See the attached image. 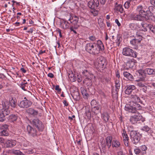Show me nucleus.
Masks as SVG:
<instances>
[{"label":"nucleus","mask_w":155,"mask_h":155,"mask_svg":"<svg viewBox=\"0 0 155 155\" xmlns=\"http://www.w3.org/2000/svg\"><path fill=\"white\" fill-rule=\"evenodd\" d=\"M144 17L140 15H136V27L140 28V30L142 28V26L143 22Z\"/></svg>","instance_id":"nucleus-12"},{"label":"nucleus","mask_w":155,"mask_h":155,"mask_svg":"<svg viewBox=\"0 0 155 155\" xmlns=\"http://www.w3.org/2000/svg\"><path fill=\"white\" fill-rule=\"evenodd\" d=\"M138 82H137V85L140 88H141L142 87H143L145 85L144 84H143L141 82H139V81H137Z\"/></svg>","instance_id":"nucleus-54"},{"label":"nucleus","mask_w":155,"mask_h":155,"mask_svg":"<svg viewBox=\"0 0 155 155\" xmlns=\"http://www.w3.org/2000/svg\"><path fill=\"white\" fill-rule=\"evenodd\" d=\"M138 121H140V122L138 123H140L141 121L143 122L144 120L142 119V116L140 114V113L136 111V122Z\"/></svg>","instance_id":"nucleus-32"},{"label":"nucleus","mask_w":155,"mask_h":155,"mask_svg":"<svg viewBox=\"0 0 155 155\" xmlns=\"http://www.w3.org/2000/svg\"><path fill=\"white\" fill-rule=\"evenodd\" d=\"M83 75L87 78H92L93 76V74L91 72L88 71L87 70H85L82 72Z\"/></svg>","instance_id":"nucleus-19"},{"label":"nucleus","mask_w":155,"mask_h":155,"mask_svg":"<svg viewBox=\"0 0 155 155\" xmlns=\"http://www.w3.org/2000/svg\"><path fill=\"white\" fill-rule=\"evenodd\" d=\"M85 50L91 54L96 55L99 54L100 51L104 50V47L102 42L98 40L97 43H89L86 44Z\"/></svg>","instance_id":"nucleus-1"},{"label":"nucleus","mask_w":155,"mask_h":155,"mask_svg":"<svg viewBox=\"0 0 155 155\" xmlns=\"http://www.w3.org/2000/svg\"><path fill=\"white\" fill-rule=\"evenodd\" d=\"M18 116L15 114H12L8 117V119L10 122H14L16 121L18 119Z\"/></svg>","instance_id":"nucleus-23"},{"label":"nucleus","mask_w":155,"mask_h":155,"mask_svg":"<svg viewBox=\"0 0 155 155\" xmlns=\"http://www.w3.org/2000/svg\"><path fill=\"white\" fill-rule=\"evenodd\" d=\"M97 68H100L103 70L106 66L105 59L104 58L101 57L97 59V61L96 63Z\"/></svg>","instance_id":"nucleus-8"},{"label":"nucleus","mask_w":155,"mask_h":155,"mask_svg":"<svg viewBox=\"0 0 155 155\" xmlns=\"http://www.w3.org/2000/svg\"><path fill=\"white\" fill-rule=\"evenodd\" d=\"M74 29H75L74 27L72 25L70 27V30L71 31H73L75 34H77V32L74 30Z\"/></svg>","instance_id":"nucleus-62"},{"label":"nucleus","mask_w":155,"mask_h":155,"mask_svg":"<svg viewBox=\"0 0 155 155\" xmlns=\"http://www.w3.org/2000/svg\"><path fill=\"white\" fill-rule=\"evenodd\" d=\"M2 108H9L10 102L7 100H4L2 101Z\"/></svg>","instance_id":"nucleus-20"},{"label":"nucleus","mask_w":155,"mask_h":155,"mask_svg":"<svg viewBox=\"0 0 155 155\" xmlns=\"http://www.w3.org/2000/svg\"><path fill=\"white\" fill-rule=\"evenodd\" d=\"M122 137L124 140H129L128 137L124 129L123 130V132L122 133Z\"/></svg>","instance_id":"nucleus-41"},{"label":"nucleus","mask_w":155,"mask_h":155,"mask_svg":"<svg viewBox=\"0 0 155 155\" xmlns=\"http://www.w3.org/2000/svg\"><path fill=\"white\" fill-rule=\"evenodd\" d=\"M150 129V128L147 126L143 127L142 129V130L146 132L149 131Z\"/></svg>","instance_id":"nucleus-55"},{"label":"nucleus","mask_w":155,"mask_h":155,"mask_svg":"<svg viewBox=\"0 0 155 155\" xmlns=\"http://www.w3.org/2000/svg\"><path fill=\"white\" fill-rule=\"evenodd\" d=\"M19 106L23 108H27L30 107L32 104V102L27 99L26 97L24 98V100L18 103Z\"/></svg>","instance_id":"nucleus-7"},{"label":"nucleus","mask_w":155,"mask_h":155,"mask_svg":"<svg viewBox=\"0 0 155 155\" xmlns=\"http://www.w3.org/2000/svg\"><path fill=\"white\" fill-rule=\"evenodd\" d=\"M130 37L133 38L130 41V43L133 47H131V48L136 49V37L134 36V35H132L130 36Z\"/></svg>","instance_id":"nucleus-30"},{"label":"nucleus","mask_w":155,"mask_h":155,"mask_svg":"<svg viewBox=\"0 0 155 155\" xmlns=\"http://www.w3.org/2000/svg\"><path fill=\"white\" fill-rule=\"evenodd\" d=\"M9 101L10 102V105L12 108H14L16 107L17 106V101L15 98H12Z\"/></svg>","instance_id":"nucleus-21"},{"label":"nucleus","mask_w":155,"mask_h":155,"mask_svg":"<svg viewBox=\"0 0 155 155\" xmlns=\"http://www.w3.org/2000/svg\"><path fill=\"white\" fill-rule=\"evenodd\" d=\"M61 26L63 29H66L69 28L70 27H71V24L67 21L64 19H63L61 22Z\"/></svg>","instance_id":"nucleus-15"},{"label":"nucleus","mask_w":155,"mask_h":155,"mask_svg":"<svg viewBox=\"0 0 155 155\" xmlns=\"http://www.w3.org/2000/svg\"><path fill=\"white\" fill-rule=\"evenodd\" d=\"M136 103L134 101L130 102V106L129 107L125 106V110L129 111L132 113H136V107L135 105Z\"/></svg>","instance_id":"nucleus-11"},{"label":"nucleus","mask_w":155,"mask_h":155,"mask_svg":"<svg viewBox=\"0 0 155 155\" xmlns=\"http://www.w3.org/2000/svg\"><path fill=\"white\" fill-rule=\"evenodd\" d=\"M71 94L74 100L77 101L80 99L79 93L78 92V89L75 88V90H71Z\"/></svg>","instance_id":"nucleus-13"},{"label":"nucleus","mask_w":155,"mask_h":155,"mask_svg":"<svg viewBox=\"0 0 155 155\" xmlns=\"http://www.w3.org/2000/svg\"><path fill=\"white\" fill-rule=\"evenodd\" d=\"M141 108V107L139 104L136 103V110H140Z\"/></svg>","instance_id":"nucleus-61"},{"label":"nucleus","mask_w":155,"mask_h":155,"mask_svg":"<svg viewBox=\"0 0 155 155\" xmlns=\"http://www.w3.org/2000/svg\"><path fill=\"white\" fill-rule=\"evenodd\" d=\"M102 151L104 153H105L106 152V145L105 144H102Z\"/></svg>","instance_id":"nucleus-53"},{"label":"nucleus","mask_w":155,"mask_h":155,"mask_svg":"<svg viewBox=\"0 0 155 155\" xmlns=\"http://www.w3.org/2000/svg\"><path fill=\"white\" fill-rule=\"evenodd\" d=\"M0 133L1 136H8L9 134L8 130H2Z\"/></svg>","instance_id":"nucleus-39"},{"label":"nucleus","mask_w":155,"mask_h":155,"mask_svg":"<svg viewBox=\"0 0 155 155\" xmlns=\"http://www.w3.org/2000/svg\"><path fill=\"white\" fill-rule=\"evenodd\" d=\"M10 153L16 155H24V154L21 151L18 150L12 149L9 151Z\"/></svg>","instance_id":"nucleus-26"},{"label":"nucleus","mask_w":155,"mask_h":155,"mask_svg":"<svg viewBox=\"0 0 155 155\" xmlns=\"http://www.w3.org/2000/svg\"><path fill=\"white\" fill-rule=\"evenodd\" d=\"M147 14L145 17V19L147 21H155V16L152 13L154 11H155V7L152 5L150 6L147 8Z\"/></svg>","instance_id":"nucleus-3"},{"label":"nucleus","mask_w":155,"mask_h":155,"mask_svg":"<svg viewBox=\"0 0 155 155\" xmlns=\"http://www.w3.org/2000/svg\"><path fill=\"white\" fill-rule=\"evenodd\" d=\"M121 82L119 80H116L115 81V91H116V93L117 94H118V92L119 91V89L120 87Z\"/></svg>","instance_id":"nucleus-28"},{"label":"nucleus","mask_w":155,"mask_h":155,"mask_svg":"<svg viewBox=\"0 0 155 155\" xmlns=\"http://www.w3.org/2000/svg\"><path fill=\"white\" fill-rule=\"evenodd\" d=\"M55 90L57 91L58 92H60L61 90V88H59V86L58 85H57L55 86Z\"/></svg>","instance_id":"nucleus-59"},{"label":"nucleus","mask_w":155,"mask_h":155,"mask_svg":"<svg viewBox=\"0 0 155 155\" xmlns=\"http://www.w3.org/2000/svg\"><path fill=\"white\" fill-rule=\"evenodd\" d=\"M68 21H70V23L71 24V25H72L74 29H76L78 28L79 26L77 24L78 22H75L73 21H71V17H70L68 19Z\"/></svg>","instance_id":"nucleus-31"},{"label":"nucleus","mask_w":155,"mask_h":155,"mask_svg":"<svg viewBox=\"0 0 155 155\" xmlns=\"http://www.w3.org/2000/svg\"><path fill=\"white\" fill-rule=\"evenodd\" d=\"M99 5L98 0H94L93 1H91L88 2V6L91 9H93L94 12L95 7L97 8Z\"/></svg>","instance_id":"nucleus-10"},{"label":"nucleus","mask_w":155,"mask_h":155,"mask_svg":"<svg viewBox=\"0 0 155 155\" xmlns=\"http://www.w3.org/2000/svg\"><path fill=\"white\" fill-rule=\"evenodd\" d=\"M34 29H35L34 28H31L27 32V33H32L33 32V31L34 30Z\"/></svg>","instance_id":"nucleus-63"},{"label":"nucleus","mask_w":155,"mask_h":155,"mask_svg":"<svg viewBox=\"0 0 155 155\" xmlns=\"http://www.w3.org/2000/svg\"><path fill=\"white\" fill-rule=\"evenodd\" d=\"M91 78H86L83 81V83L89 87L91 86L92 84Z\"/></svg>","instance_id":"nucleus-22"},{"label":"nucleus","mask_w":155,"mask_h":155,"mask_svg":"<svg viewBox=\"0 0 155 155\" xmlns=\"http://www.w3.org/2000/svg\"><path fill=\"white\" fill-rule=\"evenodd\" d=\"M150 3L152 5L155 7V0H150Z\"/></svg>","instance_id":"nucleus-64"},{"label":"nucleus","mask_w":155,"mask_h":155,"mask_svg":"<svg viewBox=\"0 0 155 155\" xmlns=\"http://www.w3.org/2000/svg\"><path fill=\"white\" fill-rule=\"evenodd\" d=\"M148 28L155 35V25L150 24Z\"/></svg>","instance_id":"nucleus-42"},{"label":"nucleus","mask_w":155,"mask_h":155,"mask_svg":"<svg viewBox=\"0 0 155 155\" xmlns=\"http://www.w3.org/2000/svg\"><path fill=\"white\" fill-rule=\"evenodd\" d=\"M102 117L104 121L106 122H107L110 117L109 115L107 113H104L102 114Z\"/></svg>","instance_id":"nucleus-35"},{"label":"nucleus","mask_w":155,"mask_h":155,"mask_svg":"<svg viewBox=\"0 0 155 155\" xmlns=\"http://www.w3.org/2000/svg\"><path fill=\"white\" fill-rule=\"evenodd\" d=\"M122 38L121 37L118 35L117 36V39L115 40V42L117 44V45L118 46H119L120 41H121Z\"/></svg>","instance_id":"nucleus-46"},{"label":"nucleus","mask_w":155,"mask_h":155,"mask_svg":"<svg viewBox=\"0 0 155 155\" xmlns=\"http://www.w3.org/2000/svg\"><path fill=\"white\" fill-rule=\"evenodd\" d=\"M113 147H118L120 145V142L116 140H113L112 143Z\"/></svg>","instance_id":"nucleus-38"},{"label":"nucleus","mask_w":155,"mask_h":155,"mask_svg":"<svg viewBox=\"0 0 155 155\" xmlns=\"http://www.w3.org/2000/svg\"><path fill=\"white\" fill-rule=\"evenodd\" d=\"M34 126L37 128L38 130L42 131L44 129V125L42 122L39 119L36 118L33 119L31 123Z\"/></svg>","instance_id":"nucleus-6"},{"label":"nucleus","mask_w":155,"mask_h":155,"mask_svg":"<svg viewBox=\"0 0 155 155\" xmlns=\"http://www.w3.org/2000/svg\"><path fill=\"white\" fill-rule=\"evenodd\" d=\"M130 136L131 140L134 144L136 143V131L131 130L130 131Z\"/></svg>","instance_id":"nucleus-24"},{"label":"nucleus","mask_w":155,"mask_h":155,"mask_svg":"<svg viewBox=\"0 0 155 155\" xmlns=\"http://www.w3.org/2000/svg\"><path fill=\"white\" fill-rule=\"evenodd\" d=\"M71 17V20H72V21H74L75 22L76 21L78 22L79 18L78 17L74 15L72 16Z\"/></svg>","instance_id":"nucleus-50"},{"label":"nucleus","mask_w":155,"mask_h":155,"mask_svg":"<svg viewBox=\"0 0 155 155\" xmlns=\"http://www.w3.org/2000/svg\"><path fill=\"white\" fill-rule=\"evenodd\" d=\"M89 39L91 41H94L96 39L95 37L94 36H90L89 37Z\"/></svg>","instance_id":"nucleus-57"},{"label":"nucleus","mask_w":155,"mask_h":155,"mask_svg":"<svg viewBox=\"0 0 155 155\" xmlns=\"http://www.w3.org/2000/svg\"><path fill=\"white\" fill-rule=\"evenodd\" d=\"M27 130L29 135L34 138L38 137L41 134V131L38 130H37L35 128L29 125L27 126Z\"/></svg>","instance_id":"nucleus-4"},{"label":"nucleus","mask_w":155,"mask_h":155,"mask_svg":"<svg viewBox=\"0 0 155 155\" xmlns=\"http://www.w3.org/2000/svg\"><path fill=\"white\" fill-rule=\"evenodd\" d=\"M147 7L146 6H142V5H139L137 6L136 8V14L137 15H140L142 17H145L147 15Z\"/></svg>","instance_id":"nucleus-5"},{"label":"nucleus","mask_w":155,"mask_h":155,"mask_svg":"<svg viewBox=\"0 0 155 155\" xmlns=\"http://www.w3.org/2000/svg\"><path fill=\"white\" fill-rule=\"evenodd\" d=\"M68 77L70 80L73 82L76 80V76H75L72 72L68 74Z\"/></svg>","instance_id":"nucleus-36"},{"label":"nucleus","mask_w":155,"mask_h":155,"mask_svg":"<svg viewBox=\"0 0 155 155\" xmlns=\"http://www.w3.org/2000/svg\"><path fill=\"white\" fill-rule=\"evenodd\" d=\"M86 116L88 118L90 119L91 117V113L89 110H87L85 112Z\"/></svg>","instance_id":"nucleus-49"},{"label":"nucleus","mask_w":155,"mask_h":155,"mask_svg":"<svg viewBox=\"0 0 155 155\" xmlns=\"http://www.w3.org/2000/svg\"><path fill=\"white\" fill-rule=\"evenodd\" d=\"M130 28L133 30H135L136 29V25L134 23H131L129 25Z\"/></svg>","instance_id":"nucleus-52"},{"label":"nucleus","mask_w":155,"mask_h":155,"mask_svg":"<svg viewBox=\"0 0 155 155\" xmlns=\"http://www.w3.org/2000/svg\"><path fill=\"white\" fill-rule=\"evenodd\" d=\"M5 116L0 110V121L2 122L5 120Z\"/></svg>","instance_id":"nucleus-43"},{"label":"nucleus","mask_w":155,"mask_h":155,"mask_svg":"<svg viewBox=\"0 0 155 155\" xmlns=\"http://www.w3.org/2000/svg\"><path fill=\"white\" fill-rule=\"evenodd\" d=\"M8 126L7 124H5L2 125L0 127V129H5L7 130H8Z\"/></svg>","instance_id":"nucleus-51"},{"label":"nucleus","mask_w":155,"mask_h":155,"mask_svg":"<svg viewBox=\"0 0 155 155\" xmlns=\"http://www.w3.org/2000/svg\"><path fill=\"white\" fill-rule=\"evenodd\" d=\"M142 37L140 35L136 34V42L140 43L142 40Z\"/></svg>","instance_id":"nucleus-47"},{"label":"nucleus","mask_w":155,"mask_h":155,"mask_svg":"<svg viewBox=\"0 0 155 155\" xmlns=\"http://www.w3.org/2000/svg\"><path fill=\"white\" fill-rule=\"evenodd\" d=\"M112 137L111 136H108L106 138V144L109 148L111 146Z\"/></svg>","instance_id":"nucleus-25"},{"label":"nucleus","mask_w":155,"mask_h":155,"mask_svg":"<svg viewBox=\"0 0 155 155\" xmlns=\"http://www.w3.org/2000/svg\"><path fill=\"white\" fill-rule=\"evenodd\" d=\"M20 87L23 90L25 91H28V84L27 82L21 84Z\"/></svg>","instance_id":"nucleus-37"},{"label":"nucleus","mask_w":155,"mask_h":155,"mask_svg":"<svg viewBox=\"0 0 155 155\" xmlns=\"http://www.w3.org/2000/svg\"><path fill=\"white\" fill-rule=\"evenodd\" d=\"M123 74L125 77L130 81H132L134 79L133 76L128 72H124Z\"/></svg>","instance_id":"nucleus-29"},{"label":"nucleus","mask_w":155,"mask_h":155,"mask_svg":"<svg viewBox=\"0 0 155 155\" xmlns=\"http://www.w3.org/2000/svg\"><path fill=\"white\" fill-rule=\"evenodd\" d=\"M27 112L29 114L35 116L38 114L37 111L35 110L32 108H29L27 110Z\"/></svg>","instance_id":"nucleus-18"},{"label":"nucleus","mask_w":155,"mask_h":155,"mask_svg":"<svg viewBox=\"0 0 155 155\" xmlns=\"http://www.w3.org/2000/svg\"><path fill=\"white\" fill-rule=\"evenodd\" d=\"M130 122L133 124H134L136 123V116L135 115L130 117Z\"/></svg>","instance_id":"nucleus-45"},{"label":"nucleus","mask_w":155,"mask_h":155,"mask_svg":"<svg viewBox=\"0 0 155 155\" xmlns=\"http://www.w3.org/2000/svg\"><path fill=\"white\" fill-rule=\"evenodd\" d=\"M146 73L149 75H155V69L146 68L144 70L140 69L136 71V81H144Z\"/></svg>","instance_id":"nucleus-2"},{"label":"nucleus","mask_w":155,"mask_h":155,"mask_svg":"<svg viewBox=\"0 0 155 155\" xmlns=\"http://www.w3.org/2000/svg\"><path fill=\"white\" fill-rule=\"evenodd\" d=\"M0 110L5 116L8 115L10 113L9 108H2Z\"/></svg>","instance_id":"nucleus-34"},{"label":"nucleus","mask_w":155,"mask_h":155,"mask_svg":"<svg viewBox=\"0 0 155 155\" xmlns=\"http://www.w3.org/2000/svg\"><path fill=\"white\" fill-rule=\"evenodd\" d=\"M150 24H148L143 21L142 26V28L141 29L144 31H147V28H149Z\"/></svg>","instance_id":"nucleus-33"},{"label":"nucleus","mask_w":155,"mask_h":155,"mask_svg":"<svg viewBox=\"0 0 155 155\" xmlns=\"http://www.w3.org/2000/svg\"><path fill=\"white\" fill-rule=\"evenodd\" d=\"M80 89L81 92L84 98H87L89 96V94L87 92V90L85 88L83 87H81Z\"/></svg>","instance_id":"nucleus-27"},{"label":"nucleus","mask_w":155,"mask_h":155,"mask_svg":"<svg viewBox=\"0 0 155 155\" xmlns=\"http://www.w3.org/2000/svg\"><path fill=\"white\" fill-rule=\"evenodd\" d=\"M136 155H142L143 153L141 150L138 149H136Z\"/></svg>","instance_id":"nucleus-56"},{"label":"nucleus","mask_w":155,"mask_h":155,"mask_svg":"<svg viewBox=\"0 0 155 155\" xmlns=\"http://www.w3.org/2000/svg\"><path fill=\"white\" fill-rule=\"evenodd\" d=\"M147 87L146 86H144L143 87H142L141 88H140V90L143 91V92H146L147 91Z\"/></svg>","instance_id":"nucleus-58"},{"label":"nucleus","mask_w":155,"mask_h":155,"mask_svg":"<svg viewBox=\"0 0 155 155\" xmlns=\"http://www.w3.org/2000/svg\"><path fill=\"white\" fill-rule=\"evenodd\" d=\"M126 87L127 88L125 91V93L127 94H131L133 91H134L133 93H134V92L135 91V89L136 87L134 85H130L125 87V88Z\"/></svg>","instance_id":"nucleus-16"},{"label":"nucleus","mask_w":155,"mask_h":155,"mask_svg":"<svg viewBox=\"0 0 155 155\" xmlns=\"http://www.w3.org/2000/svg\"><path fill=\"white\" fill-rule=\"evenodd\" d=\"M91 108H94L95 107L99 105L95 100H93L91 103Z\"/></svg>","instance_id":"nucleus-40"},{"label":"nucleus","mask_w":155,"mask_h":155,"mask_svg":"<svg viewBox=\"0 0 155 155\" xmlns=\"http://www.w3.org/2000/svg\"><path fill=\"white\" fill-rule=\"evenodd\" d=\"M100 107V105H98V106H97L95 107L94 108H92V111H94L95 114H96L97 113V111H99V109Z\"/></svg>","instance_id":"nucleus-44"},{"label":"nucleus","mask_w":155,"mask_h":155,"mask_svg":"<svg viewBox=\"0 0 155 155\" xmlns=\"http://www.w3.org/2000/svg\"><path fill=\"white\" fill-rule=\"evenodd\" d=\"M130 18L131 20H135L136 16L135 14H131L130 16Z\"/></svg>","instance_id":"nucleus-60"},{"label":"nucleus","mask_w":155,"mask_h":155,"mask_svg":"<svg viewBox=\"0 0 155 155\" xmlns=\"http://www.w3.org/2000/svg\"><path fill=\"white\" fill-rule=\"evenodd\" d=\"M131 1H128L126 2L124 5V7L126 8H129L130 6V2Z\"/></svg>","instance_id":"nucleus-48"},{"label":"nucleus","mask_w":155,"mask_h":155,"mask_svg":"<svg viewBox=\"0 0 155 155\" xmlns=\"http://www.w3.org/2000/svg\"><path fill=\"white\" fill-rule=\"evenodd\" d=\"M16 143V141L15 140H7L5 143V145L7 148L12 147Z\"/></svg>","instance_id":"nucleus-14"},{"label":"nucleus","mask_w":155,"mask_h":155,"mask_svg":"<svg viewBox=\"0 0 155 155\" xmlns=\"http://www.w3.org/2000/svg\"><path fill=\"white\" fill-rule=\"evenodd\" d=\"M123 55L131 56L134 58H136V52L128 48H125L123 49Z\"/></svg>","instance_id":"nucleus-9"},{"label":"nucleus","mask_w":155,"mask_h":155,"mask_svg":"<svg viewBox=\"0 0 155 155\" xmlns=\"http://www.w3.org/2000/svg\"><path fill=\"white\" fill-rule=\"evenodd\" d=\"M114 10L118 11L121 13H123L124 12L122 5L118 4L117 2L115 3Z\"/></svg>","instance_id":"nucleus-17"}]
</instances>
